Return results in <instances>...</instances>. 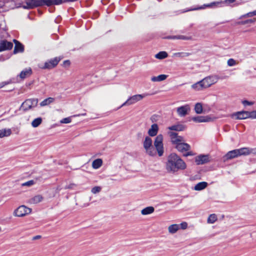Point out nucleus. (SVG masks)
<instances>
[{"mask_svg":"<svg viewBox=\"0 0 256 256\" xmlns=\"http://www.w3.org/2000/svg\"><path fill=\"white\" fill-rule=\"evenodd\" d=\"M209 162L208 155L200 154L195 158V162L198 165L202 164Z\"/></svg>","mask_w":256,"mask_h":256,"instance_id":"12","label":"nucleus"},{"mask_svg":"<svg viewBox=\"0 0 256 256\" xmlns=\"http://www.w3.org/2000/svg\"><path fill=\"white\" fill-rule=\"evenodd\" d=\"M76 187V184H71L68 185H66L64 188L65 189H74Z\"/></svg>","mask_w":256,"mask_h":256,"instance_id":"47","label":"nucleus"},{"mask_svg":"<svg viewBox=\"0 0 256 256\" xmlns=\"http://www.w3.org/2000/svg\"><path fill=\"white\" fill-rule=\"evenodd\" d=\"M190 53L186 52H176L174 54V56L180 58L187 57L190 56Z\"/></svg>","mask_w":256,"mask_h":256,"instance_id":"38","label":"nucleus"},{"mask_svg":"<svg viewBox=\"0 0 256 256\" xmlns=\"http://www.w3.org/2000/svg\"><path fill=\"white\" fill-rule=\"evenodd\" d=\"M64 64L65 66H69L70 64V62L69 60H65L64 62Z\"/></svg>","mask_w":256,"mask_h":256,"instance_id":"51","label":"nucleus"},{"mask_svg":"<svg viewBox=\"0 0 256 256\" xmlns=\"http://www.w3.org/2000/svg\"><path fill=\"white\" fill-rule=\"evenodd\" d=\"M228 65L230 66H232L236 64V61L233 58H230L228 60Z\"/></svg>","mask_w":256,"mask_h":256,"instance_id":"42","label":"nucleus"},{"mask_svg":"<svg viewBox=\"0 0 256 256\" xmlns=\"http://www.w3.org/2000/svg\"><path fill=\"white\" fill-rule=\"evenodd\" d=\"M43 199L44 198L42 195L38 194L30 198L28 202L30 204H37L41 202Z\"/></svg>","mask_w":256,"mask_h":256,"instance_id":"20","label":"nucleus"},{"mask_svg":"<svg viewBox=\"0 0 256 256\" xmlns=\"http://www.w3.org/2000/svg\"><path fill=\"white\" fill-rule=\"evenodd\" d=\"M54 99L52 98H47L40 103V106H48L54 102Z\"/></svg>","mask_w":256,"mask_h":256,"instance_id":"33","label":"nucleus"},{"mask_svg":"<svg viewBox=\"0 0 256 256\" xmlns=\"http://www.w3.org/2000/svg\"><path fill=\"white\" fill-rule=\"evenodd\" d=\"M64 0H44V2L47 6H51L53 4H62Z\"/></svg>","mask_w":256,"mask_h":256,"instance_id":"32","label":"nucleus"},{"mask_svg":"<svg viewBox=\"0 0 256 256\" xmlns=\"http://www.w3.org/2000/svg\"><path fill=\"white\" fill-rule=\"evenodd\" d=\"M254 16H256V10H254L252 12H248L244 15L240 17V18H246V17H252Z\"/></svg>","mask_w":256,"mask_h":256,"instance_id":"39","label":"nucleus"},{"mask_svg":"<svg viewBox=\"0 0 256 256\" xmlns=\"http://www.w3.org/2000/svg\"><path fill=\"white\" fill-rule=\"evenodd\" d=\"M101 190H102L101 187L98 186H96L94 187L92 189L91 192L92 194H96L100 192Z\"/></svg>","mask_w":256,"mask_h":256,"instance_id":"41","label":"nucleus"},{"mask_svg":"<svg viewBox=\"0 0 256 256\" xmlns=\"http://www.w3.org/2000/svg\"><path fill=\"white\" fill-rule=\"evenodd\" d=\"M231 117L236 120H244L247 118L256 119V110L251 112L246 111L238 112L232 114Z\"/></svg>","mask_w":256,"mask_h":256,"instance_id":"3","label":"nucleus"},{"mask_svg":"<svg viewBox=\"0 0 256 256\" xmlns=\"http://www.w3.org/2000/svg\"><path fill=\"white\" fill-rule=\"evenodd\" d=\"M154 211V208L153 206H148L142 209L141 210L142 215H148L153 213Z\"/></svg>","mask_w":256,"mask_h":256,"instance_id":"25","label":"nucleus"},{"mask_svg":"<svg viewBox=\"0 0 256 256\" xmlns=\"http://www.w3.org/2000/svg\"><path fill=\"white\" fill-rule=\"evenodd\" d=\"M34 184V181L30 180L22 184V186H30Z\"/></svg>","mask_w":256,"mask_h":256,"instance_id":"43","label":"nucleus"},{"mask_svg":"<svg viewBox=\"0 0 256 256\" xmlns=\"http://www.w3.org/2000/svg\"><path fill=\"white\" fill-rule=\"evenodd\" d=\"M38 0H24L26 4H22V6L24 8H31L38 5Z\"/></svg>","mask_w":256,"mask_h":256,"instance_id":"16","label":"nucleus"},{"mask_svg":"<svg viewBox=\"0 0 256 256\" xmlns=\"http://www.w3.org/2000/svg\"><path fill=\"white\" fill-rule=\"evenodd\" d=\"M176 148L179 152H183L188 150L190 149V146L182 142L176 146Z\"/></svg>","mask_w":256,"mask_h":256,"instance_id":"15","label":"nucleus"},{"mask_svg":"<svg viewBox=\"0 0 256 256\" xmlns=\"http://www.w3.org/2000/svg\"><path fill=\"white\" fill-rule=\"evenodd\" d=\"M191 87L194 90L196 91H200L206 88L204 84L203 83L202 80H201L192 84Z\"/></svg>","mask_w":256,"mask_h":256,"instance_id":"18","label":"nucleus"},{"mask_svg":"<svg viewBox=\"0 0 256 256\" xmlns=\"http://www.w3.org/2000/svg\"><path fill=\"white\" fill-rule=\"evenodd\" d=\"M170 136L171 138L172 142L177 146L178 144L184 142V138L182 136H179L176 132H171L170 133Z\"/></svg>","mask_w":256,"mask_h":256,"instance_id":"11","label":"nucleus"},{"mask_svg":"<svg viewBox=\"0 0 256 256\" xmlns=\"http://www.w3.org/2000/svg\"><path fill=\"white\" fill-rule=\"evenodd\" d=\"M40 238H41L40 236H35L34 237L33 240L39 239Z\"/></svg>","mask_w":256,"mask_h":256,"instance_id":"52","label":"nucleus"},{"mask_svg":"<svg viewBox=\"0 0 256 256\" xmlns=\"http://www.w3.org/2000/svg\"><path fill=\"white\" fill-rule=\"evenodd\" d=\"M12 134V130L10 128H3L0 130V138L7 137Z\"/></svg>","mask_w":256,"mask_h":256,"instance_id":"23","label":"nucleus"},{"mask_svg":"<svg viewBox=\"0 0 256 256\" xmlns=\"http://www.w3.org/2000/svg\"><path fill=\"white\" fill-rule=\"evenodd\" d=\"M4 84H2L0 86V88L2 87Z\"/></svg>","mask_w":256,"mask_h":256,"instance_id":"56","label":"nucleus"},{"mask_svg":"<svg viewBox=\"0 0 256 256\" xmlns=\"http://www.w3.org/2000/svg\"><path fill=\"white\" fill-rule=\"evenodd\" d=\"M32 212V209L24 205H22L16 209L13 215L17 217H24Z\"/></svg>","mask_w":256,"mask_h":256,"instance_id":"6","label":"nucleus"},{"mask_svg":"<svg viewBox=\"0 0 256 256\" xmlns=\"http://www.w3.org/2000/svg\"><path fill=\"white\" fill-rule=\"evenodd\" d=\"M250 154H256V148H250Z\"/></svg>","mask_w":256,"mask_h":256,"instance_id":"48","label":"nucleus"},{"mask_svg":"<svg viewBox=\"0 0 256 256\" xmlns=\"http://www.w3.org/2000/svg\"><path fill=\"white\" fill-rule=\"evenodd\" d=\"M42 118L40 117L34 119L32 121L31 124L33 128H37L42 124Z\"/></svg>","mask_w":256,"mask_h":256,"instance_id":"35","label":"nucleus"},{"mask_svg":"<svg viewBox=\"0 0 256 256\" xmlns=\"http://www.w3.org/2000/svg\"><path fill=\"white\" fill-rule=\"evenodd\" d=\"M86 114H78V115H77L76 116H86Z\"/></svg>","mask_w":256,"mask_h":256,"instance_id":"53","label":"nucleus"},{"mask_svg":"<svg viewBox=\"0 0 256 256\" xmlns=\"http://www.w3.org/2000/svg\"><path fill=\"white\" fill-rule=\"evenodd\" d=\"M184 128L185 126L182 124L174 125L168 128V129L170 130L176 131H182L184 130Z\"/></svg>","mask_w":256,"mask_h":256,"instance_id":"26","label":"nucleus"},{"mask_svg":"<svg viewBox=\"0 0 256 256\" xmlns=\"http://www.w3.org/2000/svg\"><path fill=\"white\" fill-rule=\"evenodd\" d=\"M143 146L146 154L150 156L156 155V150L152 146V139L148 136L145 137L143 142Z\"/></svg>","mask_w":256,"mask_h":256,"instance_id":"2","label":"nucleus"},{"mask_svg":"<svg viewBox=\"0 0 256 256\" xmlns=\"http://www.w3.org/2000/svg\"><path fill=\"white\" fill-rule=\"evenodd\" d=\"M242 104L244 106H251V105L254 104V102H249V101L246 100H243L242 102Z\"/></svg>","mask_w":256,"mask_h":256,"instance_id":"46","label":"nucleus"},{"mask_svg":"<svg viewBox=\"0 0 256 256\" xmlns=\"http://www.w3.org/2000/svg\"><path fill=\"white\" fill-rule=\"evenodd\" d=\"M207 186L208 184L206 182H200L195 185L194 190H201L204 189Z\"/></svg>","mask_w":256,"mask_h":256,"instance_id":"29","label":"nucleus"},{"mask_svg":"<svg viewBox=\"0 0 256 256\" xmlns=\"http://www.w3.org/2000/svg\"><path fill=\"white\" fill-rule=\"evenodd\" d=\"M60 60L58 58H55L45 62L44 68L50 69L56 66Z\"/></svg>","mask_w":256,"mask_h":256,"instance_id":"13","label":"nucleus"},{"mask_svg":"<svg viewBox=\"0 0 256 256\" xmlns=\"http://www.w3.org/2000/svg\"><path fill=\"white\" fill-rule=\"evenodd\" d=\"M239 156L238 150H234L228 152L224 156L225 160H230Z\"/></svg>","mask_w":256,"mask_h":256,"instance_id":"19","label":"nucleus"},{"mask_svg":"<svg viewBox=\"0 0 256 256\" xmlns=\"http://www.w3.org/2000/svg\"><path fill=\"white\" fill-rule=\"evenodd\" d=\"M32 74V70L30 68H26L21 72L20 74V76L22 78H24L26 77L30 76Z\"/></svg>","mask_w":256,"mask_h":256,"instance_id":"28","label":"nucleus"},{"mask_svg":"<svg viewBox=\"0 0 256 256\" xmlns=\"http://www.w3.org/2000/svg\"><path fill=\"white\" fill-rule=\"evenodd\" d=\"M236 0H226L225 2L228 4H231L235 2Z\"/></svg>","mask_w":256,"mask_h":256,"instance_id":"50","label":"nucleus"},{"mask_svg":"<svg viewBox=\"0 0 256 256\" xmlns=\"http://www.w3.org/2000/svg\"><path fill=\"white\" fill-rule=\"evenodd\" d=\"M14 42L15 44V46L14 48V53L16 54L18 52H22L24 50V46L18 40H14Z\"/></svg>","mask_w":256,"mask_h":256,"instance_id":"21","label":"nucleus"},{"mask_svg":"<svg viewBox=\"0 0 256 256\" xmlns=\"http://www.w3.org/2000/svg\"><path fill=\"white\" fill-rule=\"evenodd\" d=\"M2 231V228H1V227L0 226V232H1Z\"/></svg>","mask_w":256,"mask_h":256,"instance_id":"55","label":"nucleus"},{"mask_svg":"<svg viewBox=\"0 0 256 256\" xmlns=\"http://www.w3.org/2000/svg\"><path fill=\"white\" fill-rule=\"evenodd\" d=\"M218 79L219 78L218 76L214 75L207 76L202 80L206 88L217 82Z\"/></svg>","mask_w":256,"mask_h":256,"instance_id":"8","label":"nucleus"},{"mask_svg":"<svg viewBox=\"0 0 256 256\" xmlns=\"http://www.w3.org/2000/svg\"><path fill=\"white\" fill-rule=\"evenodd\" d=\"M168 56V54L166 52L162 51L156 54L155 56V58L159 60H162L167 58Z\"/></svg>","mask_w":256,"mask_h":256,"instance_id":"36","label":"nucleus"},{"mask_svg":"<svg viewBox=\"0 0 256 256\" xmlns=\"http://www.w3.org/2000/svg\"><path fill=\"white\" fill-rule=\"evenodd\" d=\"M213 4H215V3H214H214H212L208 5V6H212V5H213Z\"/></svg>","mask_w":256,"mask_h":256,"instance_id":"54","label":"nucleus"},{"mask_svg":"<svg viewBox=\"0 0 256 256\" xmlns=\"http://www.w3.org/2000/svg\"><path fill=\"white\" fill-rule=\"evenodd\" d=\"M158 125L156 124H152L148 130V133L150 136H154L158 134Z\"/></svg>","mask_w":256,"mask_h":256,"instance_id":"17","label":"nucleus"},{"mask_svg":"<svg viewBox=\"0 0 256 256\" xmlns=\"http://www.w3.org/2000/svg\"><path fill=\"white\" fill-rule=\"evenodd\" d=\"M168 78L166 74H160L157 76H152L151 78V80L154 82H161L165 80Z\"/></svg>","mask_w":256,"mask_h":256,"instance_id":"30","label":"nucleus"},{"mask_svg":"<svg viewBox=\"0 0 256 256\" xmlns=\"http://www.w3.org/2000/svg\"><path fill=\"white\" fill-rule=\"evenodd\" d=\"M192 155H193V154L192 152H188L184 154V156H192Z\"/></svg>","mask_w":256,"mask_h":256,"instance_id":"49","label":"nucleus"},{"mask_svg":"<svg viewBox=\"0 0 256 256\" xmlns=\"http://www.w3.org/2000/svg\"><path fill=\"white\" fill-rule=\"evenodd\" d=\"M238 153V156H248L250 154V148H242L237 149Z\"/></svg>","mask_w":256,"mask_h":256,"instance_id":"22","label":"nucleus"},{"mask_svg":"<svg viewBox=\"0 0 256 256\" xmlns=\"http://www.w3.org/2000/svg\"><path fill=\"white\" fill-rule=\"evenodd\" d=\"M217 216L216 214H211L208 218L207 222L210 224H214L217 220Z\"/></svg>","mask_w":256,"mask_h":256,"instance_id":"37","label":"nucleus"},{"mask_svg":"<svg viewBox=\"0 0 256 256\" xmlns=\"http://www.w3.org/2000/svg\"><path fill=\"white\" fill-rule=\"evenodd\" d=\"M13 44L6 40H2L0 42V52L12 48Z\"/></svg>","mask_w":256,"mask_h":256,"instance_id":"14","label":"nucleus"},{"mask_svg":"<svg viewBox=\"0 0 256 256\" xmlns=\"http://www.w3.org/2000/svg\"><path fill=\"white\" fill-rule=\"evenodd\" d=\"M194 112L197 114H201L203 112L202 104L201 102H197L194 108Z\"/></svg>","mask_w":256,"mask_h":256,"instance_id":"31","label":"nucleus"},{"mask_svg":"<svg viewBox=\"0 0 256 256\" xmlns=\"http://www.w3.org/2000/svg\"><path fill=\"white\" fill-rule=\"evenodd\" d=\"M192 120L196 122H207L213 120V119L208 116H194Z\"/></svg>","mask_w":256,"mask_h":256,"instance_id":"10","label":"nucleus"},{"mask_svg":"<svg viewBox=\"0 0 256 256\" xmlns=\"http://www.w3.org/2000/svg\"><path fill=\"white\" fill-rule=\"evenodd\" d=\"M186 163L175 153L170 154L166 163V169L168 173L174 174L186 168Z\"/></svg>","mask_w":256,"mask_h":256,"instance_id":"1","label":"nucleus"},{"mask_svg":"<svg viewBox=\"0 0 256 256\" xmlns=\"http://www.w3.org/2000/svg\"><path fill=\"white\" fill-rule=\"evenodd\" d=\"M102 164V161L101 159L98 158L94 160L92 164L93 168L98 169L100 168Z\"/></svg>","mask_w":256,"mask_h":256,"instance_id":"34","label":"nucleus"},{"mask_svg":"<svg viewBox=\"0 0 256 256\" xmlns=\"http://www.w3.org/2000/svg\"><path fill=\"white\" fill-rule=\"evenodd\" d=\"M146 94H138L130 96L122 105L120 106L122 108L125 106H130L141 100L143 98L146 96Z\"/></svg>","mask_w":256,"mask_h":256,"instance_id":"7","label":"nucleus"},{"mask_svg":"<svg viewBox=\"0 0 256 256\" xmlns=\"http://www.w3.org/2000/svg\"><path fill=\"white\" fill-rule=\"evenodd\" d=\"M179 229L180 226L178 224H171L168 227V231L171 234L176 233Z\"/></svg>","mask_w":256,"mask_h":256,"instance_id":"24","label":"nucleus"},{"mask_svg":"<svg viewBox=\"0 0 256 256\" xmlns=\"http://www.w3.org/2000/svg\"><path fill=\"white\" fill-rule=\"evenodd\" d=\"M167 38L173 40L177 39L183 40H190L192 39V38L190 36H186L182 35H177L168 36Z\"/></svg>","mask_w":256,"mask_h":256,"instance_id":"27","label":"nucleus"},{"mask_svg":"<svg viewBox=\"0 0 256 256\" xmlns=\"http://www.w3.org/2000/svg\"><path fill=\"white\" fill-rule=\"evenodd\" d=\"M38 102V98L27 99L22 103L20 109L24 111L32 110L37 106Z\"/></svg>","mask_w":256,"mask_h":256,"instance_id":"4","label":"nucleus"},{"mask_svg":"<svg viewBox=\"0 0 256 256\" xmlns=\"http://www.w3.org/2000/svg\"><path fill=\"white\" fill-rule=\"evenodd\" d=\"M179 226L180 228L185 230L188 227V224L186 222H182L180 224H179Z\"/></svg>","mask_w":256,"mask_h":256,"instance_id":"45","label":"nucleus"},{"mask_svg":"<svg viewBox=\"0 0 256 256\" xmlns=\"http://www.w3.org/2000/svg\"><path fill=\"white\" fill-rule=\"evenodd\" d=\"M254 22H255L254 20L250 19V20H246L244 21L238 22L236 24H247L248 23H254Z\"/></svg>","mask_w":256,"mask_h":256,"instance_id":"40","label":"nucleus"},{"mask_svg":"<svg viewBox=\"0 0 256 256\" xmlns=\"http://www.w3.org/2000/svg\"><path fill=\"white\" fill-rule=\"evenodd\" d=\"M154 146L156 152H158L160 156H162L164 154L163 136L162 134L158 135L155 138Z\"/></svg>","mask_w":256,"mask_h":256,"instance_id":"5","label":"nucleus"},{"mask_svg":"<svg viewBox=\"0 0 256 256\" xmlns=\"http://www.w3.org/2000/svg\"><path fill=\"white\" fill-rule=\"evenodd\" d=\"M71 122V119L70 118H66L62 119L60 120L62 124H68Z\"/></svg>","mask_w":256,"mask_h":256,"instance_id":"44","label":"nucleus"},{"mask_svg":"<svg viewBox=\"0 0 256 256\" xmlns=\"http://www.w3.org/2000/svg\"><path fill=\"white\" fill-rule=\"evenodd\" d=\"M190 110V108L189 104H186L184 106L177 108L176 112L180 117H184L187 115Z\"/></svg>","mask_w":256,"mask_h":256,"instance_id":"9","label":"nucleus"}]
</instances>
